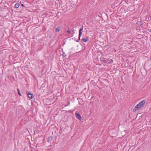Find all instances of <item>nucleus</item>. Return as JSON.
<instances>
[{
	"mask_svg": "<svg viewBox=\"0 0 151 151\" xmlns=\"http://www.w3.org/2000/svg\"><path fill=\"white\" fill-rule=\"evenodd\" d=\"M60 30V27H57V28L56 29V32H59Z\"/></svg>",
	"mask_w": 151,
	"mask_h": 151,
	"instance_id": "obj_9",
	"label": "nucleus"
},
{
	"mask_svg": "<svg viewBox=\"0 0 151 151\" xmlns=\"http://www.w3.org/2000/svg\"><path fill=\"white\" fill-rule=\"evenodd\" d=\"M82 34V31H79L78 40L76 41L77 42H78V40H80V37Z\"/></svg>",
	"mask_w": 151,
	"mask_h": 151,
	"instance_id": "obj_3",
	"label": "nucleus"
},
{
	"mask_svg": "<svg viewBox=\"0 0 151 151\" xmlns=\"http://www.w3.org/2000/svg\"><path fill=\"white\" fill-rule=\"evenodd\" d=\"M88 40V37H86V38H83L81 40L82 41L84 42H86Z\"/></svg>",
	"mask_w": 151,
	"mask_h": 151,
	"instance_id": "obj_5",
	"label": "nucleus"
},
{
	"mask_svg": "<svg viewBox=\"0 0 151 151\" xmlns=\"http://www.w3.org/2000/svg\"><path fill=\"white\" fill-rule=\"evenodd\" d=\"M70 103V102L69 101L68 102V103L66 105H65V106H68V105H69Z\"/></svg>",
	"mask_w": 151,
	"mask_h": 151,
	"instance_id": "obj_15",
	"label": "nucleus"
},
{
	"mask_svg": "<svg viewBox=\"0 0 151 151\" xmlns=\"http://www.w3.org/2000/svg\"><path fill=\"white\" fill-rule=\"evenodd\" d=\"M17 90L18 91V94L20 96H21V95L20 93V91H19V89L17 88Z\"/></svg>",
	"mask_w": 151,
	"mask_h": 151,
	"instance_id": "obj_12",
	"label": "nucleus"
},
{
	"mask_svg": "<svg viewBox=\"0 0 151 151\" xmlns=\"http://www.w3.org/2000/svg\"><path fill=\"white\" fill-rule=\"evenodd\" d=\"M22 6H24V5L23 4H22Z\"/></svg>",
	"mask_w": 151,
	"mask_h": 151,
	"instance_id": "obj_16",
	"label": "nucleus"
},
{
	"mask_svg": "<svg viewBox=\"0 0 151 151\" xmlns=\"http://www.w3.org/2000/svg\"><path fill=\"white\" fill-rule=\"evenodd\" d=\"M19 6V4L18 3H16L14 5V7L16 8H18Z\"/></svg>",
	"mask_w": 151,
	"mask_h": 151,
	"instance_id": "obj_8",
	"label": "nucleus"
},
{
	"mask_svg": "<svg viewBox=\"0 0 151 151\" xmlns=\"http://www.w3.org/2000/svg\"><path fill=\"white\" fill-rule=\"evenodd\" d=\"M27 94L28 97L29 98L31 99L33 98L34 96L32 94H31L30 93H28Z\"/></svg>",
	"mask_w": 151,
	"mask_h": 151,
	"instance_id": "obj_4",
	"label": "nucleus"
},
{
	"mask_svg": "<svg viewBox=\"0 0 151 151\" xmlns=\"http://www.w3.org/2000/svg\"><path fill=\"white\" fill-rule=\"evenodd\" d=\"M62 55H63V57L64 58V57H65L66 55L65 53L64 52H63V54H62Z\"/></svg>",
	"mask_w": 151,
	"mask_h": 151,
	"instance_id": "obj_11",
	"label": "nucleus"
},
{
	"mask_svg": "<svg viewBox=\"0 0 151 151\" xmlns=\"http://www.w3.org/2000/svg\"><path fill=\"white\" fill-rule=\"evenodd\" d=\"M52 139V136H50L48 138V142H50Z\"/></svg>",
	"mask_w": 151,
	"mask_h": 151,
	"instance_id": "obj_6",
	"label": "nucleus"
},
{
	"mask_svg": "<svg viewBox=\"0 0 151 151\" xmlns=\"http://www.w3.org/2000/svg\"><path fill=\"white\" fill-rule=\"evenodd\" d=\"M68 34H70L71 33V31L69 30H68L67 31Z\"/></svg>",
	"mask_w": 151,
	"mask_h": 151,
	"instance_id": "obj_14",
	"label": "nucleus"
},
{
	"mask_svg": "<svg viewBox=\"0 0 151 151\" xmlns=\"http://www.w3.org/2000/svg\"><path fill=\"white\" fill-rule=\"evenodd\" d=\"M76 118L78 119L79 120H81V116L80 115L79 113H76Z\"/></svg>",
	"mask_w": 151,
	"mask_h": 151,
	"instance_id": "obj_2",
	"label": "nucleus"
},
{
	"mask_svg": "<svg viewBox=\"0 0 151 151\" xmlns=\"http://www.w3.org/2000/svg\"><path fill=\"white\" fill-rule=\"evenodd\" d=\"M9 1H7L5 3V6L7 7V6H9Z\"/></svg>",
	"mask_w": 151,
	"mask_h": 151,
	"instance_id": "obj_7",
	"label": "nucleus"
},
{
	"mask_svg": "<svg viewBox=\"0 0 151 151\" xmlns=\"http://www.w3.org/2000/svg\"><path fill=\"white\" fill-rule=\"evenodd\" d=\"M83 25H82L81 27L79 29V31H82L83 30Z\"/></svg>",
	"mask_w": 151,
	"mask_h": 151,
	"instance_id": "obj_13",
	"label": "nucleus"
},
{
	"mask_svg": "<svg viewBox=\"0 0 151 151\" xmlns=\"http://www.w3.org/2000/svg\"><path fill=\"white\" fill-rule=\"evenodd\" d=\"M142 22L141 21H139L137 22V24L138 25H141L142 24Z\"/></svg>",
	"mask_w": 151,
	"mask_h": 151,
	"instance_id": "obj_10",
	"label": "nucleus"
},
{
	"mask_svg": "<svg viewBox=\"0 0 151 151\" xmlns=\"http://www.w3.org/2000/svg\"><path fill=\"white\" fill-rule=\"evenodd\" d=\"M145 100H143L138 104L134 108L133 111H134L135 112L138 109H139L142 107L145 104Z\"/></svg>",
	"mask_w": 151,
	"mask_h": 151,
	"instance_id": "obj_1",
	"label": "nucleus"
}]
</instances>
